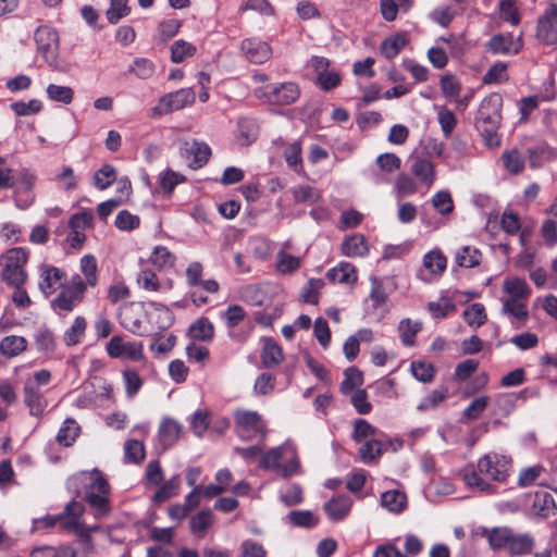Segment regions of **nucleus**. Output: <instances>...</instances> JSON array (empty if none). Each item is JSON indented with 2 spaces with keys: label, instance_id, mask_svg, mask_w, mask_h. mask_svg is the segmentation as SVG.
Segmentation results:
<instances>
[{
  "label": "nucleus",
  "instance_id": "obj_7",
  "mask_svg": "<svg viewBox=\"0 0 557 557\" xmlns=\"http://www.w3.org/2000/svg\"><path fill=\"white\" fill-rule=\"evenodd\" d=\"M34 39L38 52L49 66L59 69L60 40L58 32L48 25H40L35 30Z\"/></svg>",
  "mask_w": 557,
  "mask_h": 557
},
{
  "label": "nucleus",
  "instance_id": "obj_46",
  "mask_svg": "<svg viewBox=\"0 0 557 557\" xmlns=\"http://www.w3.org/2000/svg\"><path fill=\"white\" fill-rule=\"evenodd\" d=\"M502 313L512 315L519 321H525L529 317L527 306L515 298L502 299Z\"/></svg>",
  "mask_w": 557,
  "mask_h": 557
},
{
  "label": "nucleus",
  "instance_id": "obj_14",
  "mask_svg": "<svg viewBox=\"0 0 557 557\" xmlns=\"http://www.w3.org/2000/svg\"><path fill=\"white\" fill-rule=\"evenodd\" d=\"M141 317L143 314L140 311L138 314L134 312L133 304L122 306L119 313L122 326L138 336H143L147 332Z\"/></svg>",
  "mask_w": 557,
  "mask_h": 557
},
{
  "label": "nucleus",
  "instance_id": "obj_49",
  "mask_svg": "<svg viewBox=\"0 0 557 557\" xmlns=\"http://www.w3.org/2000/svg\"><path fill=\"white\" fill-rule=\"evenodd\" d=\"M124 454L127 462L140 463L146 456L145 446L140 441L128 440L124 444Z\"/></svg>",
  "mask_w": 557,
  "mask_h": 557
},
{
  "label": "nucleus",
  "instance_id": "obj_25",
  "mask_svg": "<svg viewBox=\"0 0 557 557\" xmlns=\"http://www.w3.org/2000/svg\"><path fill=\"white\" fill-rule=\"evenodd\" d=\"M534 545L535 541L532 535L528 533L516 534L513 532L507 549L512 555L522 556L530 554Z\"/></svg>",
  "mask_w": 557,
  "mask_h": 557
},
{
  "label": "nucleus",
  "instance_id": "obj_41",
  "mask_svg": "<svg viewBox=\"0 0 557 557\" xmlns=\"http://www.w3.org/2000/svg\"><path fill=\"white\" fill-rule=\"evenodd\" d=\"M504 290L516 300L527 299L530 296V288L527 282L519 277L507 278L504 282Z\"/></svg>",
  "mask_w": 557,
  "mask_h": 557
},
{
  "label": "nucleus",
  "instance_id": "obj_39",
  "mask_svg": "<svg viewBox=\"0 0 557 557\" xmlns=\"http://www.w3.org/2000/svg\"><path fill=\"white\" fill-rule=\"evenodd\" d=\"M79 431L81 428L77 422L72 418H67L57 434V441L63 446H71L78 436Z\"/></svg>",
  "mask_w": 557,
  "mask_h": 557
},
{
  "label": "nucleus",
  "instance_id": "obj_8",
  "mask_svg": "<svg viewBox=\"0 0 557 557\" xmlns=\"http://www.w3.org/2000/svg\"><path fill=\"white\" fill-rule=\"evenodd\" d=\"M195 92L191 88H182L166 94L159 99L156 107L151 108L150 116L158 117L174 111L184 109L195 101Z\"/></svg>",
  "mask_w": 557,
  "mask_h": 557
},
{
  "label": "nucleus",
  "instance_id": "obj_13",
  "mask_svg": "<svg viewBox=\"0 0 557 557\" xmlns=\"http://www.w3.org/2000/svg\"><path fill=\"white\" fill-rule=\"evenodd\" d=\"M64 277V272L53 265H44L41 268L40 280L38 283L39 289L46 295L50 296L58 287H62L61 283Z\"/></svg>",
  "mask_w": 557,
  "mask_h": 557
},
{
  "label": "nucleus",
  "instance_id": "obj_51",
  "mask_svg": "<svg viewBox=\"0 0 557 557\" xmlns=\"http://www.w3.org/2000/svg\"><path fill=\"white\" fill-rule=\"evenodd\" d=\"M46 91L50 100L64 104L71 103L74 97V90L69 86L49 84Z\"/></svg>",
  "mask_w": 557,
  "mask_h": 557
},
{
  "label": "nucleus",
  "instance_id": "obj_24",
  "mask_svg": "<svg viewBox=\"0 0 557 557\" xmlns=\"http://www.w3.org/2000/svg\"><path fill=\"white\" fill-rule=\"evenodd\" d=\"M27 348V341L23 336L8 335L0 342V352L7 358H13Z\"/></svg>",
  "mask_w": 557,
  "mask_h": 557
},
{
  "label": "nucleus",
  "instance_id": "obj_15",
  "mask_svg": "<svg viewBox=\"0 0 557 557\" xmlns=\"http://www.w3.org/2000/svg\"><path fill=\"white\" fill-rule=\"evenodd\" d=\"M351 506V498L343 494L326 502L323 505V509L332 521H341L347 517Z\"/></svg>",
  "mask_w": 557,
  "mask_h": 557
},
{
  "label": "nucleus",
  "instance_id": "obj_16",
  "mask_svg": "<svg viewBox=\"0 0 557 557\" xmlns=\"http://www.w3.org/2000/svg\"><path fill=\"white\" fill-rule=\"evenodd\" d=\"M182 425L172 418H164L158 430V436L162 448L165 450L172 447L180 438Z\"/></svg>",
  "mask_w": 557,
  "mask_h": 557
},
{
  "label": "nucleus",
  "instance_id": "obj_27",
  "mask_svg": "<svg viewBox=\"0 0 557 557\" xmlns=\"http://www.w3.org/2000/svg\"><path fill=\"white\" fill-rule=\"evenodd\" d=\"M533 509L536 515L543 518L555 515L557 507L553 495L545 491L536 492L534 495Z\"/></svg>",
  "mask_w": 557,
  "mask_h": 557
},
{
  "label": "nucleus",
  "instance_id": "obj_64",
  "mask_svg": "<svg viewBox=\"0 0 557 557\" xmlns=\"http://www.w3.org/2000/svg\"><path fill=\"white\" fill-rule=\"evenodd\" d=\"M238 557H267V550L264 547L252 540H245L242 542L239 547Z\"/></svg>",
  "mask_w": 557,
  "mask_h": 557
},
{
  "label": "nucleus",
  "instance_id": "obj_33",
  "mask_svg": "<svg viewBox=\"0 0 557 557\" xmlns=\"http://www.w3.org/2000/svg\"><path fill=\"white\" fill-rule=\"evenodd\" d=\"M77 552L69 546L61 545L59 547L53 546H38L30 552V557H76Z\"/></svg>",
  "mask_w": 557,
  "mask_h": 557
},
{
  "label": "nucleus",
  "instance_id": "obj_1",
  "mask_svg": "<svg viewBox=\"0 0 557 557\" xmlns=\"http://www.w3.org/2000/svg\"><path fill=\"white\" fill-rule=\"evenodd\" d=\"M511 460L504 455L490 453L478 460L475 469H465L463 481L467 486L483 493H493V486L482 478L485 475L493 481L504 482L509 475Z\"/></svg>",
  "mask_w": 557,
  "mask_h": 557
},
{
  "label": "nucleus",
  "instance_id": "obj_29",
  "mask_svg": "<svg viewBox=\"0 0 557 557\" xmlns=\"http://www.w3.org/2000/svg\"><path fill=\"white\" fill-rule=\"evenodd\" d=\"M408 44L406 34H397L386 38L380 47L381 53L388 60L396 58Z\"/></svg>",
  "mask_w": 557,
  "mask_h": 557
},
{
  "label": "nucleus",
  "instance_id": "obj_31",
  "mask_svg": "<svg viewBox=\"0 0 557 557\" xmlns=\"http://www.w3.org/2000/svg\"><path fill=\"white\" fill-rule=\"evenodd\" d=\"M86 326L87 322L85 318L81 315L76 317L73 324L64 332V344L69 347L79 344L85 335Z\"/></svg>",
  "mask_w": 557,
  "mask_h": 557
},
{
  "label": "nucleus",
  "instance_id": "obj_63",
  "mask_svg": "<svg viewBox=\"0 0 557 557\" xmlns=\"http://www.w3.org/2000/svg\"><path fill=\"white\" fill-rule=\"evenodd\" d=\"M37 349L41 352L50 354L55 349V339L53 333L48 329L39 330L35 336Z\"/></svg>",
  "mask_w": 557,
  "mask_h": 557
},
{
  "label": "nucleus",
  "instance_id": "obj_5",
  "mask_svg": "<svg viewBox=\"0 0 557 557\" xmlns=\"http://www.w3.org/2000/svg\"><path fill=\"white\" fill-rule=\"evenodd\" d=\"M253 95L264 103L274 106H289L300 97V88L294 82L269 84L255 89Z\"/></svg>",
  "mask_w": 557,
  "mask_h": 557
},
{
  "label": "nucleus",
  "instance_id": "obj_26",
  "mask_svg": "<svg viewBox=\"0 0 557 557\" xmlns=\"http://www.w3.org/2000/svg\"><path fill=\"white\" fill-rule=\"evenodd\" d=\"M188 333L196 341L208 342L214 336V326L208 318L202 317L190 324Z\"/></svg>",
  "mask_w": 557,
  "mask_h": 557
},
{
  "label": "nucleus",
  "instance_id": "obj_21",
  "mask_svg": "<svg viewBox=\"0 0 557 557\" xmlns=\"http://www.w3.org/2000/svg\"><path fill=\"white\" fill-rule=\"evenodd\" d=\"M62 519L60 525L63 530L67 532H72L78 536L79 540L84 542H90V533L99 530L98 525L87 527L84 524L81 519H74L72 517H67L61 515Z\"/></svg>",
  "mask_w": 557,
  "mask_h": 557
},
{
  "label": "nucleus",
  "instance_id": "obj_52",
  "mask_svg": "<svg viewBox=\"0 0 557 557\" xmlns=\"http://www.w3.org/2000/svg\"><path fill=\"white\" fill-rule=\"evenodd\" d=\"M196 53V47L183 39L176 40L171 46V60L175 63L183 62L187 57Z\"/></svg>",
  "mask_w": 557,
  "mask_h": 557
},
{
  "label": "nucleus",
  "instance_id": "obj_53",
  "mask_svg": "<svg viewBox=\"0 0 557 557\" xmlns=\"http://www.w3.org/2000/svg\"><path fill=\"white\" fill-rule=\"evenodd\" d=\"M284 158L289 168L296 172L302 171L301 145L294 141L284 151Z\"/></svg>",
  "mask_w": 557,
  "mask_h": 557
},
{
  "label": "nucleus",
  "instance_id": "obj_43",
  "mask_svg": "<svg viewBox=\"0 0 557 557\" xmlns=\"http://www.w3.org/2000/svg\"><path fill=\"white\" fill-rule=\"evenodd\" d=\"M457 309L456 304L448 297H441L437 301H430L428 310L434 319H444Z\"/></svg>",
  "mask_w": 557,
  "mask_h": 557
},
{
  "label": "nucleus",
  "instance_id": "obj_44",
  "mask_svg": "<svg viewBox=\"0 0 557 557\" xmlns=\"http://www.w3.org/2000/svg\"><path fill=\"white\" fill-rule=\"evenodd\" d=\"M286 520L294 527L307 529L319 523V519L309 510H293L286 516Z\"/></svg>",
  "mask_w": 557,
  "mask_h": 557
},
{
  "label": "nucleus",
  "instance_id": "obj_9",
  "mask_svg": "<svg viewBox=\"0 0 557 557\" xmlns=\"http://www.w3.org/2000/svg\"><path fill=\"white\" fill-rule=\"evenodd\" d=\"M62 287L61 293L51 301V306L54 310L70 312L83 300L86 284L79 275H75Z\"/></svg>",
  "mask_w": 557,
  "mask_h": 557
},
{
  "label": "nucleus",
  "instance_id": "obj_58",
  "mask_svg": "<svg viewBox=\"0 0 557 557\" xmlns=\"http://www.w3.org/2000/svg\"><path fill=\"white\" fill-rule=\"evenodd\" d=\"M447 393L446 387L434 389L420 401L417 409L419 411L435 409L447 397Z\"/></svg>",
  "mask_w": 557,
  "mask_h": 557
},
{
  "label": "nucleus",
  "instance_id": "obj_62",
  "mask_svg": "<svg viewBox=\"0 0 557 557\" xmlns=\"http://www.w3.org/2000/svg\"><path fill=\"white\" fill-rule=\"evenodd\" d=\"M383 450V445L380 441L372 438L366 441L359 448V455L364 462H369L377 458Z\"/></svg>",
  "mask_w": 557,
  "mask_h": 557
},
{
  "label": "nucleus",
  "instance_id": "obj_45",
  "mask_svg": "<svg viewBox=\"0 0 557 557\" xmlns=\"http://www.w3.org/2000/svg\"><path fill=\"white\" fill-rule=\"evenodd\" d=\"M423 265L431 274L441 275L446 269L447 259L440 251H430L423 258Z\"/></svg>",
  "mask_w": 557,
  "mask_h": 557
},
{
  "label": "nucleus",
  "instance_id": "obj_34",
  "mask_svg": "<svg viewBox=\"0 0 557 557\" xmlns=\"http://www.w3.org/2000/svg\"><path fill=\"white\" fill-rule=\"evenodd\" d=\"M482 258L481 251L472 246H463L455 256V261L459 267L474 268L480 264Z\"/></svg>",
  "mask_w": 557,
  "mask_h": 557
},
{
  "label": "nucleus",
  "instance_id": "obj_3",
  "mask_svg": "<svg viewBox=\"0 0 557 557\" xmlns=\"http://www.w3.org/2000/svg\"><path fill=\"white\" fill-rule=\"evenodd\" d=\"M503 98L497 92L486 96L480 103L474 125L483 138L485 146L490 148L500 145V137L497 133L502 121Z\"/></svg>",
  "mask_w": 557,
  "mask_h": 557
},
{
  "label": "nucleus",
  "instance_id": "obj_22",
  "mask_svg": "<svg viewBox=\"0 0 557 557\" xmlns=\"http://www.w3.org/2000/svg\"><path fill=\"white\" fill-rule=\"evenodd\" d=\"M259 126L253 119L243 117L237 123V140L242 146H248L258 138Z\"/></svg>",
  "mask_w": 557,
  "mask_h": 557
},
{
  "label": "nucleus",
  "instance_id": "obj_10",
  "mask_svg": "<svg viewBox=\"0 0 557 557\" xmlns=\"http://www.w3.org/2000/svg\"><path fill=\"white\" fill-rule=\"evenodd\" d=\"M536 36L545 45L557 42V4L549 3L537 21Z\"/></svg>",
  "mask_w": 557,
  "mask_h": 557
},
{
  "label": "nucleus",
  "instance_id": "obj_40",
  "mask_svg": "<svg viewBox=\"0 0 557 557\" xmlns=\"http://www.w3.org/2000/svg\"><path fill=\"white\" fill-rule=\"evenodd\" d=\"M287 449V446H277L271 448L260 458L259 467L267 470H276L278 472L282 466L281 459Z\"/></svg>",
  "mask_w": 557,
  "mask_h": 557
},
{
  "label": "nucleus",
  "instance_id": "obj_47",
  "mask_svg": "<svg viewBox=\"0 0 557 557\" xmlns=\"http://www.w3.org/2000/svg\"><path fill=\"white\" fill-rule=\"evenodd\" d=\"M344 380L341 383V392L345 395L351 393L355 387L363 383L362 372L356 367H349L344 372Z\"/></svg>",
  "mask_w": 557,
  "mask_h": 557
},
{
  "label": "nucleus",
  "instance_id": "obj_36",
  "mask_svg": "<svg viewBox=\"0 0 557 557\" xmlns=\"http://www.w3.org/2000/svg\"><path fill=\"white\" fill-rule=\"evenodd\" d=\"M502 160L504 168L510 174L518 175L524 170L525 159L517 149L504 151Z\"/></svg>",
  "mask_w": 557,
  "mask_h": 557
},
{
  "label": "nucleus",
  "instance_id": "obj_60",
  "mask_svg": "<svg viewBox=\"0 0 557 557\" xmlns=\"http://www.w3.org/2000/svg\"><path fill=\"white\" fill-rule=\"evenodd\" d=\"M127 2L128 0H111L110 8L107 11L109 23L116 24L122 17L129 14L131 9Z\"/></svg>",
  "mask_w": 557,
  "mask_h": 557
},
{
  "label": "nucleus",
  "instance_id": "obj_50",
  "mask_svg": "<svg viewBox=\"0 0 557 557\" xmlns=\"http://www.w3.org/2000/svg\"><path fill=\"white\" fill-rule=\"evenodd\" d=\"M212 522H213L212 512L209 509L201 510L190 519V522H189L190 531L194 534L203 535V533L212 524Z\"/></svg>",
  "mask_w": 557,
  "mask_h": 557
},
{
  "label": "nucleus",
  "instance_id": "obj_6",
  "mask_svg": "<svg viewBox=\"0 0 557 557\" xmlns=\"http://www.w3.org/2000/svg\"><path fill=\"white\" fill-rule=\"evenodd\" d=\"M235 431L243 441L264 440L267 428L257 411L237 410L234 414Z\"/></svg>",
  "mask_w": 557,
  "mask_h": 557
},
{
  "label": "nucleus",
  "instance_id": "obj_30",
  "mask_svg": "<svg viewBox=\"0 0 557 557\" xmlns=\"http://www.w3.org/2000/svg\"><path fill=\"white\" fill-rule=\"evenodd\" d=\"M327 278L341 284L355 283L357 281L356 269L348 262H342L338 267L329 270Z\"/></svg>",
  "mask_w": 557,
  "mask_h": 557
},
{
  "label": "nucleus",
  "instance_id": "obj_56",
  "mask_svg": "<svg viewBox=\"0 0 557 557\" xmlns=\"http://www.w3.org/2000/svg\"><path fill=\"white\" fill-rule=\"evenodd\" d=\"M158 181L163 191L171 195L176 185L185 181V176L172 170H166L159 174Z\"/></svg>",
  "mask_w": 557,
  "mask_h": 557
},
{
  "label": "nucleus",
  "instance_id": "obj_4",
  "mask_svg": "<svg viewBox=\"0 0 557 557\" xmlns=\"http://www.w3.org/2000/svg\"><path fill=\"white\" fill-rule=\"evenodd\" d=\"M28 260V251L23 247H15L7 250L1 256L3 269L1 280L10 286L23 285L27 278L25 264Z\"/></svg>",
  "mask_w": 557,
  "mask_h": 557
},
{
  "label": "nucleus",
  "instance_id": "obj_17",
  "mask_svg": "<svg viewBox=\"0 0 557 557\" xmlns=\"http://www.w3.org/2000/svg\"><path fill=\"white\" fill-rule=\"evenodd\" d=\"M521 47V40H513L512 36L495 35L488 41V49L495 54L518 53Z\"/></svg>",
  "mask_w": 557,
  "mask_h": 557
},
{
  "label": "nucleus",
  "instance_id": "obj_61",
  "mask_svg": "<svg viewBox=\"0 0 557 557\" xmlns=\"http://www.w3.org/2000/svg\"><path fill=\"white\" fill-rule=\"evenodd\" d=\"M11 110L17 116H27L32 114L39 113L42 109L41 101L37 99H32L28 102L24 101H15L10 104Z\"/></svg>",
  "mask_w": 557,
  "mask_h": 557
},
{
  "label": "nucleus",
  "instance_id": "obj_19",
  "mask_svg": "<svg viewBox=\"0 0 557 557\" xmlns=\"http://www.w3.org/2000/svg\"><path fill=\"white\" fill-rule=\"evenodd\" d=\"M185 151L188 156H193V161L189 164L193 169L202 168L211 156L210 147L206 143L197 140L185 143Z\"/></svg>",
  "mask_w": 557,
  "mask_h": 557
},
{
  "label": "nucleus",
  "instance_id": "obj_28",
  "mask_svg": "<svg viewBox=\"0 0 557 557\" xmlns=\"http://www.w3.org/2000/svg\"><path fill=\"white\" fill-rule=\"evenodd\" d=\"M381 505L389 512L400 513L407 505L406 494L397 490L386 491L381 495Z\"/></svg>",
  "mask_w": 557,
  "mask_h": 557
},
{
  "label": "nucleus",
  "instance_id": "obj_42",
  "mask_svg": "<svg viewBox=\"0 0 557 557\" xmlns=\"http://www.w3.org/2000/svg\"><path fill=\"white\" fill-rule=\"evenodd\" d=\"M462 317L467 324L471 327H480L486 322V312L485 308L480 302H474L469 306L462 313Z\"/></svg>",
  "mask_w": 557,
  "mask_h": 557
},
{
  "label": "nucleus",
  "instance_id": "obj_59",
  "mask_svg": "<svg viewBox=\"0 0 557 557\" xmlns=\"http://www.w3.org/2000/svg\"><path fill=\"white\" fill-rule=\"evenodd\" d=\"M114 224L121 231L131 232L139 227L140 218L128 210H122L117 213Z\"/></svg>",
  "mask_w": 557,
  "mask_h": 557
},
{
  "label": "nucleus",
  "instance_id": "obj_11",
  "mask_svg": "<svg viewBox=\"0 0 557 557\" xmlns=\"http://www.w3.org/2000/svg\"><path fill=\"white\" fill-rule=\"evenodd\" d=\"M242 50L246 58L255 63L262 64L267 62L272 55L270 45L257 38H248L242 42Z\"/></svg>",
  "mask_w": 557,
  "mask_h": 557
},
{
  "label": "nucleus",
  "instance_id": "obj_48",
  "mask_svg": "<svg viewBox=\"0 0 557 557\" xmlns=\"http://www.w3.org/2000/svg\"><path fill=\"white\" fill-rule=\"evenodd\" d=\"M292 194L295 202H304L309 205L317 203L321 198V194L309 185L296 186L292 189Z\"/></svg>",
  "mask_w": 557,
  "mask_h": 557
},
{
  "label": "nucleus",
  "instance_id": "obj_38",
  "mask_svg": "<svg viewBox=\"0 0 557 557\" xmlns=\"http://www.w3.org/2000/svg\"><path fill=\"white\" fill-rule=\"evenodd\" d=\"M116 180V170L111 164H103L95 172L92 184L96 188L104 190L109 188Z\"/></svg>",
  "mask_w": 557,
  "mask_h": 557
},
{
  "label": "nucleus",
  "instance_id": "obj_2",
  "mask_svg": "<svg viewBox=\"0 0 557 557\" xmlns=\"http://www.w3.org/2000/svg\"><path fill=\"white\" fill-rule=\"evenodd\" d=\"M77 484L84 486L85 500L94 510L95 517L97 519L107 517L111 510L109 500L110 485L102 472L98 469L82 471L67 481L70 488Z\"/></svg>",
  "mask_w": 557,
  "mask_h": 557
},
{
  "label": "nucleus",
  "instance_id": "obj_37",
  "mask_svg": "<svg viewBox=\"0 0 557 557\" xmlns=\"http://www.w3.org/2000/svg\"><path fill=\"white\" fill-rule=\"evenodd\" d=\"M411 171L425 185L431 186L433 184L435 170L433 163L429 160L417 159L411 166Z\"/></svg>",
  "mask_w": 557,
  "mask_h": 557
},
{
  "label": "nucleus",
  "instance_id": "obj_12",
  "mask_svg": "<svg viewBox=\"0 0 557 557\" xmlns=\"http://www.w3.org/2000/svg\"><path fill=\"white\" fill-rule=\"evenodd\" d=\"M24 403L28 407L29 413L35 417L41 416L48 406V401L39 387L29 381H26L24 384Z\"/></svg>",
  "mask_w": 557,
  "mask_h": 557
},
{
  "label": "nucleus",
  "instance_id": "obj_32",
  "mask_svg": "<svg viewBox=\"0 0 557 557\" xmlns=\"http://www.w3.org/2000/svg\"><path fill=\"white\" fill-rule=\"evenodd\" d=\"M159 488L152 496L154 503L161 504L171 497L175 496L180 492L181 480L180 475L175 474L170 480L158 485Z\"/></svg>",
  "mask_w": 557,
  "mask_h": 557
},
{
  "label": "nucleus",
  "instance_id": "obj_23",
  "mask_svg": "<svg viewBox=\"0 0 557 557\" xmlns=\"http://www.w3.org/2000/svg\"><path fill=\"white\" fill-rule=\"evenodd\" d=\"M284 359L282 347L271 338L265 339L261 361L265 368H274L278 366Z\"/></svg>",
  "mask_w": 557,
  "mask_h": 557
},
{
  "label": "nucleus",
  "instance_id": "obj_54",
  "mask_svg": "<svg viewBox=\"0 0 557 557\" xmlns=\"http://www.w3.org/2000/svg\"><path fill=\"white\" fill-rule=\"evenodd\" d=\"M150 260L159 269H166L174 265L175 257L168 248L157 246L150 256Z\"/></svg>",
  "mask_w": 557,
  "mask_h": 557
},
{
  "label": "nucleus",
  "instance_id": "obj_55",
  "mask_svg": "<svg viewBox=\"0 0 557 557\" xmlns=\"http://www.w3.org/2000/svg\"><path fill=\"white\" fill-rule=\"evenodd\" d=\"M154 64L146 58H137L129 66L128 72L135 74L140 79H148L154 73Z\"/></svg>",
  "mask_w": 557,
  "mask_h": 557
},
{
  "label": "nucleus",
  "instance_id": "obj_18",
  "mask_svg": "<svg viewBox=\"0 0 557 557\" xmlns=\"http://www.w3.org/2000/svg\"><path fill=\"white\" fill-rule=\"evenodd\" d=\"M513 531L507 527H496L492 530L483 529L482 535L486 536L490 546L494 550L508 548Z\"/></svg>",
  "mask_w": 557,
  "mask_h": 557
},
{
  "label": "nucleus",
  "instance_id": "obj_57",
  "mask_svg": "<svg viewBox=\"0 0 557 557\" xmlns=\"http://www.w3.org/2000/svg\"><path fill=\"white\" fill-rule=\"evenodd\" d=\"M324 286L321 278H311L302 287L301 297L305 302L317 305L319 301V290Z\"/></svg>",
  "mask_w": 557,
  "mask_h": 557
},
{
  "label": "nucleus",
  "instance_id": "obj_20",
  "mask_svg": "<svg viewBox=\"0 0 557 557\" xmlns=\"http://www.w3.org/2000/svg\"><path fill=\"white\" fill-rule=\"evenodd\" d=\"M368 251L369 247L367 245L366 237L359 233L346 237L342 244L343 255L350 258L363 257Z\"/></svg>",
  "mask_w": 557,
  "mask_h": 557
},
{
  "label": "nucleus",
  "instance_id": "obj_35",
  "mask_svg": "<svg viewBox=\"0 0 557 557\" xmlns=\"http://www.w3.org/2000/svg\"><path fill=\"white\" fill-rule=\"evenodd\" d=\"M422 329V323L420 321H411L406 318L399 322L398 332L400 335V341L405 346H412L416 341V335Z\"/></svg>",
  "mask_w": 557,
  "mask_h": 557
}]
</instances>
